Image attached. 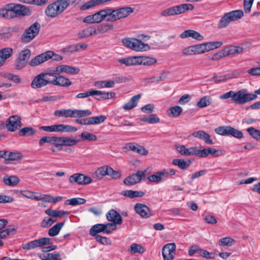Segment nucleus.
<instances>
[{"mask_svg": "<svg viewBox=\"0 0 260 260\" xmlns=\"http://www.w3.org/2000/svg\"><path fill=\"white\" fill-rule=\"evenodd\" d=\"M122 42L125 46L136 51H143L149 49L148 44L135 38H124L122 40Z\"/></svg>", "mask_w": 260, "mask_h": 260, "instance_id": "9", "label": "nucleus"}, {"mask_svg": "<svg viewBox=\"0 0 260 260\" xmlns=\"http://www.w3.org/2000/svg\"><path fill=\"white\" fill-rule=\"evenodd\" d=\"M98 32L95 27H88L79 32L78 34V37L79 39H83L89 37L93 35H96Z\"/></svg>", "mask_w": 260, "mask_h": 260, "instance_id": "29", "label": "nucleus"}, {"mask_svg": "<svg viewBox=\"0 0 260 260\" xmlns=\"http://www.w3.org/2000/svg\"><path fill=\"white\" fill-rule=\"evenodd\" d=\"M70 0H57L49 5L47 7L45 13L47 16L54 18L61 13L69 6Z\"/></svg>", "mask_w": 260, "mask_h": 260, "instance_id": "3", "label": "nucleus"}, {"mask_svg": "<svg viewBox=\"0 0 260 260\" xmlns=\"http://www.w3.org/2000/svg\"><path fill=\"white\" fill-rule=\"evenodd\" d=\"M30 56V51L26 49L22 51L19 55L18 58L27 63Z\"/></svg>", "mask_w": 260, "mask_h": 260, "instance_id": "58", "label": "nucleus"}, {"mask_svg": "<svg viewBox=\"0 0 260 260\" xmlns=\"http://www.w3.org/2000/svg\"><path fill=\"white\" fill-rule=\"evenodd\" d=\"M30 14L31 11L28 8L20 4L11 3L0 9V16L7 19L29 15Z\"/></svg>", "mask_w": 260, "mask_h": 260, "instance_id": "1", "label": "nucleus"}, {"mask_svg": "<svg viewBox=\"0 0 260 260\" xmlns=\"http://www.w3.org/2000/svg\"><path fill=\"white\" fill-rule=\"evenodd\" d=\"M64 224V222H59L55 224L49 230L48 235L52 237L56 236L58 234Z\"/></svg>", "mask_w": 260, "mask_h": 260, "instance_id": "40", "label": "nucleus"}, {"mask_svg": "<svg viewBox=\"0 0 260 260\" xmlns=\"http://www.w3.org/2000/svg\"><path fill=\"white\" fill-rule=\"evenodd\" d=\"M193 9L194 6L191 4H182L161 11L160 15L161 17H167L181 15L185 13L187 11H191Z\"/></svg>", "mask_w": 260, "mask_h": 260, "instance_id": "4", "label": "nucleus"}, {"mask_svg": "<svg viewBox=\"0 0 260 260\" xmlns=\"http://www.w3.org/2000/svg\"><path fill=\"white\" fill-rule=\"evenodd\" d=\"M180 37L181 39L190 37L198 41H202L204 40V37L202 35L193 29H188L184 31L180 34Z\"/></svg>", "mask_w": 260, "mask_h": 260, "instance_id": "21", "label": "nucleus"}, {"mask_svg": "<svg viewBox=\"0 0 260 260\" xmlns=\"http://www.w3.org/2000/svg\"><path fill=\"white\" fill-rule=\"evenodd\" d=\"M211 98L209 96H204L198 102L197 106L201 108L206 107L211 104Z\"/></svg>", "mask_w": 260, "mask_h": 260, "instance_id": "44", "label": "nucleus"}, {"mask_svg": "<svg viewBox=\"0 0 260 260\" xmlns=\"http://www.w3.org/2000/svg\"><path fill=\"white\" fill-rule=\"evenodd\" d=\"M21 157L19 152H11L7 151L6 160H16Z\"/></svg>", "mask_w": 260, "mask_h": 260, "instance_id": "56", "label": "nucleus"}, {"mask_svg": "<svg viewBox=\"0 0 260 260\" xmlns=\"http://www.w3.org/2000/svg\"><path fill=\"white\" fill-rule=\"evenodd\" d=\"M63 199V197L58 196L56 197H53L49 194H42L41 201L48 202V203H56L58 202L61 201Z\"/></svg>", "mask_w": 260, "mask_h": 260, "instance_id": "37", "label": "nucleus"}, {"mask_svg": "<svg viewBox=\"0 0 260 260\" xmlns=\"http://www.w3.org/2000/svg\"><path fill=\"white\" fill-rule=\"evenodd\" d=\"M243 51V48L239 46H232L229 49H226L227 56L236 53H240Z\"/></svg>", "mask_w": 260, "mask_h": 260, "instance_id": "59", "label": "nucleus"}, {"mask_svg": "<svg viewBox=\"0 0 260 260\" xmlns=\"http://www.w3.org/2000/svg\"><path fill=\"white\" fill-rule=\"evenodd\" d=\"M36 132V130L31 127H25L19 131L18 134L20 136H30L34 135Z\"/></svg>", "mask_w": 260, "mask_h": 260, "instance_id": "42", "label": "nucleus"}, {"mask_svg": "<svg viewBox=\"0 0 260 260\" xmlns=\"http://www.w3.org/2000/svg\"><path fill=\"white\" fill-rule=\"evenodd\" d=\"M141 96V95L140 94L133 96L131 100L123 106V108L125 110L132 109L137 106Z\"/></svg>", "mask_w": 260, "mask_h": 260, "instance_id": "31", "label": "nucleus"}, {"mask_svg": "<svg viewBox=\"0 0 260 260\" xmlns=\"http://www.w3.org/2000/svg\"><path fill=\"white\" fill-rule=\"evenodd\" d=\"M20 193L22 196L28 199L35 200L36 201H41L42 193L32 192L28 190H21Z\"/></svg>", "mask_w": 260, "mask_h": 260, "instance_id": "35", "label": "nucleus"}, {"mask_svg": "<svg viewBox=\"0 0 260 260\" xmlns=\"http://www.w3.org/2000/svg\"><path fill=\"white\" fill-rule=\"evenodd\" d=\"M45 212L48 215L54 218H61L64 215H67L68 213L67 211L57 210H54L51 209H48L46 210Z\"/></svg>", "mask_w": 260, "mask_h": 260, "instance_id": "32", "label": "nucleus"}, {"mask_svg": "<svg viewBox=\"0 0 260 260\" xmlns=\"http://www.w3.org/2000/svg\"><path fill=\"white\" fill-rule=\"evenodd\" d=\"M3 181L4 184L7 186H15L19 183L20 179L18 177L15 175H6L3 178Z\"/></svg>", "mask_w": 260, "mask_h": 260, "instance_id": "28", "label": "nucleus"}, {"mask_svg": "<svg viewBox=\"0 0 260 260\" xmlns=\"http://www.w3.org/2000/svg\"><path fill=\"white\" fill-rule=\"evenodd\" d=\"M176 244L174 243H168L162 249V254L164 260H173L175 257Z\"/></svg>", "mask_w": 260, "mask_h": 260, "instance_id": "16", "label": "nucleus"}, {"mask_svg": "<svg viewBox=\"0 0 260 260\" xmlns=\"http://www.w3.org/2000/svg\"><path fill=\"white\" fill-rule=\"evenodd\" d=\"M228 136H232L237 139H241L243 138V134L241 131L230 126L228 132Z\"/></svg>", "mask_w": 260, "mask_h": 260, "instance_id": "47", "label": "nucleus"}, {"mask_svg": "<svg viewBox=\"0 0 260 260\" xmlns=\"http://www.w3.org/2000/svg\"><path fill=\"white\" fill-rule=\"evenodd\" d=\"M94 94H102V99H104V100L110 99L114 97L115 93L113 92H103L100 90H94Z\"/></svg>", "mask_w": 260, "mask_h": 260, "instance_id": "53", "label": "nucleus"}, {"mask_svg": "<svg viewBox=\"0 0 260 260\" xmlns=\"http://www.w3.org/2000/svg\"><path fill=\"white\" fill-rule=\"evenodd\" d=\"M157 60L153 57L142 56V64L144 66H150L155 64Z\"/></svg>", "mask_w": 260, "mask_h": 260, "instance_id": "51", "label": "nucleus"}, {"mask_svg": "<svg viewBox=\"0 0 260 260\" xmlns=\"http://www.w3.org/2000/svg\"><path fill=\"white\" fill-rule=\"evenodd\" d=\"M120 193L121 195L131 199H133L138 197L141 198L143 197L145 194V192L143 191L132 190H123Z\"/></svg>", "mask_w": 260, "mask_h": 260, "instance_id": "30", "label": "nucleus"}, {"mask_svg": "<svg viewBox=\"0 0 260 260\" xmlns=\"http://www.w3.org/2000/svg\"><path fill=\"white\" fill-rule=\"evenodd\" d=\"M95 23H100L104 20H106L107 18H110L109 8L102 10L93 15Z\"/></svg>", "mask_w": 260, "mask_h": 260, "instance_id": "24", "label": "nucleus"}, {"mask_svg": "<svg viewBox=\"0 0 260 260\" xmlns=\"http://www.w3.org/2000/svg\"><path fill=\"white\" fill-rule=\"evenodd\" d=\"M107 118L105 115H100L99 116L90 117L88 118L80 119L78 118L75 120V123L81 125H93L99 124L104 122Z\"/></svg>", "mask_w": 260, "mask_h": 260, "instance_id": "13", "label": "nucleus"}, {"mask_svg": "<svg viewBox=\"0 0 260 260\" xmlns=\"http://www.w3.org/2000/svg\"><path fill=\"white\" fill-rule=\"evenodd\" d=\"M61 51L65 54H71L75 52H76V50H75V47L74 45H70L62 48L61 49Z\"/></svg>", "mask_w": 260, "mask_h": 260, "instance_id": "63", "label": "nucleus"}, {"mask_svg": "<svg viewBox=\"0 0 260 260\" xmlns=\"http://www.w3.org/2000/svg\"><path fill=\"white\" fill-rule=\"evenodd\" d=\"M51 72H42L37 75L31 83V87L32 88H40L47 84H51V76H53Z\"/></svg>", "mask_w": 260, "mask_h": 260, "instance_id": "8", "label": "nucleus"}, {"mask_svg": "<svg viewBox=\"0 0 260 260\" xmlns=\"http://www.w3.org/2000/svg\"><path fill=\"white\" fill-rule=\"evenodd\" d=\"M226 56V49H223L216 53H215L212 56L211 59L213 60H217Z\"/></svg>", "mask_w": 260, "mask_h": 260, "instance_id": "60", "label": "nucleus"}, {"mask_svg": "<svg viewBox=\"0 0 260 260\" xmlns=\"http://www.w3.org/2000/svg\"><path fill=\"white\" fill-rule=\"evenodd\" d=\"M167 77L166 73H162L158 77L152 76L151 77L145 78L144 79V81L145 83L150 84L153 83H157L160 81H164Z\"/></svg>", "mask_w": 260, "mask_h": 260, "instance_id": "36", "label": "nucleus"}, {"mask_svg": "<svg viewBox=\"0 0 260 260\" xmlns=\"http://www.w3.org/2000/svg\"><path fill=\"white\" fill-rule=\"evenodd\" d=\"M208 155L210 154L212 157H218L223 155L225 151L220 149H215L212 147H208Z\"/></svg>", "mask_w": 260, "mask_h": 260, "instance_id": "49", "label": "nucleus"}, {"mask_svg": "<svg viewBox=\"0 0 260 260\" xmlns=\"http://www.w3.org/2000/svg\"><path fill=\"white\" fill-rule=\"evenodd\" d=\"M110 166H105L99 168L94 173L95 177L98 179H103L105 176H109Z\"/></svg>", "mask_w": 260, "mask_h": 260, "instance_id": "33", "label": "nucleus"}, {"mask_svg": "<svg viewBox=\"0 0 260 260\" xmlns=\"http://www.w3.org/2000/svg\"><path fill=\"white\" fill-rule=\"evenodd\" d=\"M244 15L242 10H235L225 13L218 23L217 26L219 29L226 27L231 21L241 18Z\"/></svg>", "mask_w": 260, "mask_h": 260, "instance_id": "7", "label": "nucleus"}, {"mask_svg": "<svg viewBox=\"0 0 260 260\" xmlns=\"http://www.w3.org/2000/svg\"><path fill=\"white\" fill-rule=\"evenodd\" d=\"M41 28L40 24L36 22L26 28L21 36V41L24 43H28L32 40L39 33Z\"/></svg>", "mask_w": 260, "mask_h": 260, "instance_id": "10", "label": "nucleus"}, {"mask_svg": "<svg viewBox=\"0 0 260 260\" xmlns=\"http://www.w3.org/2000/svg\"><path fill=\"white\" fill-rule=\"evenodd\" d=\"M182 112V108L179 106H173L167 111V114L170 117H177Z\"/></svg>", "mask_w": 260, "mask_h": 260, "instance_id": "34", "label": "nucleus"}, {"mask_svg": "<svg viewBox=\"0 0 260 260\" xmlns=\"http://www.w3.org/2000/svg\"><path fill=\"white\" fill-rule=\"evenodd\" d=\"M199 251H200V255L201 256H203V257H205L207 258L213 259V258H214L216 256L215 253H213V252H209L206 250L199 249Z\"/></svg>", "mask_w": 260, "mask_h": 260, "instance_id": "62", "label": "nucleus"}, {"mask_svg": "<svg viewBox=\"0 0 260 260\" xmlns=\"http://www.w3.org/2000/svg\"><path fill=\"white\" fill-rule=\"evenodd\" d=\"M172 164L178 166L180 169L182 170L186 169L190 165V161H185L182 159H174L172 161Z\"/></svg>", "mask_w": 260, "mask_h": 260, "instance_id": "39", "label": "nucleus"}, {"mask_svg": "<svg viewBox=\"0 0 260 260\" xmlns=\"http://www.w3.org/2000/svg\"><path fill=\"white\" fill-rule=\"evenodd\" d=\"M51 244L50 239L49 238H41L39 239L31 241L27 243L23 244L22 247L25 250H30L37 247Z\"/></svg>", "mask_w": 260, "mask_h": 260, "instance_id": "14", "label": "nucleus"}, {"mask_svg": "<svg viewBox=\"0 0 260 260\" xmlns=\"http://www.w3.org/2000/svg\"><path fill=\"white\" fill-rule=\"evenodd\" d=\"M51 84L62 87H69L72 85V82L69 78H66L60 74H55V76H51Z\"/></svg>", "mask_w": 260, "mask_h": 260, "instance_id": "19", "label": "nucleus"}, {"mask_svg": "<svg viewBox=\"0 0 260 260\" xmlns=\"http://www.w3.org/2000/svg\"><path fill=\"white\" fill-rule=\"evenodd\" d=\"M205 44L207 46V52L219 48L223 44L222 42L220 41L209 42L205 43Z\"/></svg>", "mask_w": 260, "mask_h": 260, "instance_id": "48", "label": "nucleus"}, {"mask_svg": "<svg viewBox=\"0 0 260 260\" xmlns=\"http://www.w3.org/2000/svg\"><path fill=\"white\" fill-rule=\"evenodd\" d=\"M86 200L83 198H75L66 200L64 202L65 205H70L73 206L84 204Z\"/></svg>", "mask_w": 260, "mask_h": 260, "instance_id": "41", "label": "nucleus"}, {"mask_svg": "<svg viewBox=\"0 0 260 260\" xmlns=\"http://www.w3.org/2000/svg\"><path fill=\"white\" fill-rule=\"evenodd\" d=\"M53 145L58 148L62 146L71 147L77 144L79 141L68 137H53Z\"/></svg>", "mask_w": 260, "mask_h": 260, "instance_id": "11", "label": "nucleus"}, {"mask_svg": "<svg viewBox=\"0 0 260 260\" xmlns=\"http://www.w3.org/2000/svg\"><path fill=\"white\" fill-rule=\"evenodd\" d=\"M113 25L112 24L103 23L98 27L96 30L98 34H104L113 29Z\"/></svg>", "mask_w": 260, "mask_h": 260, "instance_id": "45", "label": "nucleus"}, {"mask_svg": "<svg viewBox=\"0 0 260 260\" xmlns=\"http://www.w3.org/2000/svg\"><path fill=\"white\" fill-rule=\"evenodd\" d=\"M230 126H222L215 129V132L221 136H228V132Z\"/></svg>", "mask_w": 260, "mask_h": 260, "instance_id": "61", "label": "nucleus"}, {"mask_svg": "<svg viewBox=\"0 0 260 260\" xmlns=\"http://www.w3.org/2000/svg\"><path fill=\"white\" fill-rule=\"evenodd\" d=\"M49 55L46 54V52L33 58L29 62V64L31 67L38 66L49 59Z\"/></svg>", "mask_w": 260, "mask_h": 260, "instance_id": "23", "label": "nucleus"}, {"mask_svg": "<svg viewBox=\"0 0 260 260\" xmlns=\"http://www.w3.org/2000/svg\"><path fill=\"white\" fill-rule=\"evenodd\" d=\"M101 232H105L107 234H109L111 233V230L106 229L104 224H95L90 230V234L91 236H96Z\"/></svg>", "mask_w": 260, "mask_h": 260, "instance_id": "25", "label": "nucleus"}, {"mask_svg": "<svg viewBox=\"0 0 260 260\" xmlns=\"http://www.w3.org/2000/svg\"><path fill=\"white\" fill-rule=\"evenodd\" d=\"M12 54L13 49L11 48H5L0 50V67Z\"/></svg>", "mask_w": 260, "mask_h": 260, "instance_id": "27", "label": "nucleus"}, {"mask_svg": "<svg viewBox=\"0 0 260 260\" xmlns=\"http://www.w3.org/2000/svg\"><path fill=\"white\" fill-rule=\"evenodd\" d=\"M109 176L111 177L113 179H117L120 178L121 176V174L118 171L114 170L111 167L109 168Z\"/></svg>", "mask_w": 260, "mask_h": 260, "instance_id": "64", "label": "nucleus"}, {"mask_svg": "<svg viewBox=\"0 0 260 260\" xmlns=\"http://www.w3.org/2000/svg\"><path fill=\"white\" fill-rule=\"evenodd\" d=\"M80 136L82 141L88 140L89 141H93L97 140L96 135L86 132L82 133Z\"/></svg>", "mask_w": 260, "mask_h": 260, "instance_id": "46", "label": "nucleus"}, {"mask_svg": "<svg viewBox=\"0 0 260 260\" xmlns=\"http://www.w3.org/2000/svg\"><path fill=\"white\" fill-rule=\"evenodd\" d=\"M191 136L202 140L207 144L211 145L214 143L210 136L204 131H194L192 133Z\"/></svg>", "mask_w": 260, "mask_h": 260, "instance_id": "22", "label": "nucleus"}, {"mask_svg": "<svg viewBox=\"0 0 260 260\" xmlns=\"http://www.w3.org/2000/svg\"><path fill=\"white\" fill-rule=\"evenodd\" d=\"M80 72V69L78 68H74L68 65H60L55 68V69L52 72L53 76L55 74H60L62 73L75 75L78 74Z\"/></svg>", "mask_w": 260, "mask_h": 260, "instance_id": "18", "label": "nucleus"}, {"mask_svg": "<svg viewBox=\"0 0 260 260\" xmlns=\"http://www.w3.org/2000/svg\"><path fill=\"white\" fill-rule=\"evenodd\" d=\"M69 181L72 184L77 183L79 185H86L92 182V179L83 174L76 173L70 176Z\"/></svg>", "mask_w": 260, "mask_h": 260, "instance_id": "15", "label": "nucleus"}, {"mask_svg": "<svg viewBox=\"0 0 260 260\" xmlns=\"http://www.w3.org/2000/svg\"><path fill=\"white\" fill-rule=\"evenodd\" d=\"M147 170L138 171L136 173L133 174L126 177L123 183L127 186H132L140 182L143 178L146 177Z\"/></svg>", "mask_w": 260, "mask_h": 260, "instance_id": "12", "label": "nucleus"}, {"mask_svg": "<svg viewBox=\"0 0 260 260\" xmlns=\"http://www.w3.org/2000/svg\"><path fill=\"white\" fill-rule=\"evenodd\" d=\"M21 125V118L18 115L10 116L6 122V126L10 132H15Z\"/></svg>", "mask_w": 260, "mask_h": 260, "instance_id": "17", "label": "nucleus"}, {"mask_svg": "<svg viewBox=\"0 0 260 260\" xmlns=\"http://www.w3.org/2000/svg\"><path fill=\"white\" fill-rule=\"evenodd\" d=\"M3 77L9 80L13 81L16 83H19L21 82V79L19 76L17 75H14L11 73L5 74Z\"/></svg>", "mask_w": 260, "mask_h": 260, "instance_id": "57", "label": "nucleus"}, {"mask_svg": "<svg viewBox=\"0 0 260 260\" xmlns=\"http://www.w3.org/2000/svg\"><path fill=\"white\" fill-rule=\"evenodd\" d=\"M106 217L110 221L117 224L122 223V220L121 215L114 209L110 210L107 214Z\"/></svg>", "mask_w": 260, "mask_h": 260, "instance_id": "26", "label": "nucleus"}, {"mask_svg": "<svg viewBox=\"0 0 260 260\" xmlns=\"http://www.w3.org/2000/svg\"><path fill=\"white\" fill-rule=\"evenodd\" d=\"M236 241L230 237H225L219 240V244L220 246H231L235 243Z\"/></svg>", "mask_w": 260, "mask_h": 260, "instance_id": "52", "label": "nucleus"}, {"mask_svg": "<svg viewBox=\"0 0 260 260\" xmlns=\"http://www.w3.org/2000/svg\"><path fill=\"white\" fill-rule=\"evenodd\" d=\"M248 134L257 141L260 140V131L253 127H250L246 129Z\"/></svg>", "mask_w": 260, "mask_h": 260, "instance_id": "50", "label": "nucleus"}, {"mask_svg": "<svg viewBox=\"0 0 260 260\" xmlns=\"http://www.w3.org/2000/svg\"><path fill=\"white\" fill-rule=\"evenodd\" d=\"M110 18H107V21L114 22L124 18L134 11V9L130 7H124L117 9L109 8Z\"/></svg>", "mask_w": 260, "mask_h": 260, "instance_id": "6", "label": "nucleus"}, {"mask_svg": "<svg viewBox=\"0 0 260 260\" xmlns=\"http://www.w3.org/2000/svg\"><path fill=\"white\" fill-rule=\"evenodd\" d=\"M91 114V111L89 110H72L70 109L56 110L54 113V115L56 116L66 118H81Z\"/></svg>", "mask_w": 260, "mask_h": 260, "instance_id": "5", "label": "nucleus"}, {"mask_svg": "<svg viewBox=\"0 0 260 260\" xmlns=\"http://www.w3.org/2000/svg\"><path fill=\"white\" fill-rule=\"evenodd\" d=\"M164 177L165 176L163 171H158L149 176L147 179L150 182L158 183L164 180Z\"/></svg>", "mask_w": 260, "mask_h": 260, "instance_id": "38", "label": "nucleus"}, {"mask_svg": "<svg viewBox=\"0 0 260 260\" xmlns=\"http://www.w3.org/2000/svg\"><path fill=\"white\" fill-rule=\"evenodd\" d=\"M134 209L142 218H147L151 215L149 208L145 204L137 203L134 206Z\"/></svg>", "mask_w": 260, "mask_h": 260, "instance_id": "20", "label": "nucleus"}, {"mask_svg": "<svg viewBox=\"0 0 260 260\" xmlns=\"http://www.w3.org/2000/svg\"><path fill=\"white\" fill-rule=\"evenodd\" d=\"M128 251L131 254L136 253H143L145 251V248L140 245L137 243H133L131 245Z\"/></svg>", "mask_w": 260, "mask_h": 260, "instance_id": "43", "label": "nucleus"}, {"mask_svg": "<svg viewBox=\"0 0 260 260\" xmlns=\"http://www.w3.org/2000/svg\"><path fill=\"white\" fill-rule=\"evenodd\" d=\"M196 54H202L207 52V46L205 43L202 44L193 45Z\"/></svg>", "mask_w": 260, "mask_h": 260, "instance_id": "55", "label": "nucleus"}, {"mask_svg": "<svg viewBox=\"0 0 260 260\" xmlns=\"http://www.w3.org/2000/svg\"><path fill=\"white\" fill-rule=\"evenodd\" d=\"M57 218H54L52 217L44 218L41 222V226L44 228H48L51 226L53 223L57 221Z\"/></svg>", "mask_w": 260, "mask_h": 260, "instance_id": "54", "label": "nucleus"}, {"mask_svg": "<svg viewBox=\"0 0 260 260\" xmlns=\"http://www.w3.org/2000/svg\"><path fill=\"white\" fill-rule=\"evenodd\" d=\"M230 98H232L235 104L242 105L255 100L256 96L248 92L247 89L243 88L237 92L231 90L220 96L221 99H227Z\"/></svg>", "mask_w": 260, "mask_h": 260, "instance_id": "2", "label": "nucleus"}]
</instances>
